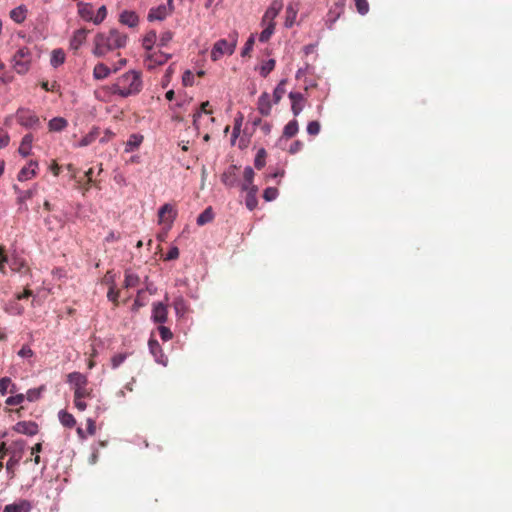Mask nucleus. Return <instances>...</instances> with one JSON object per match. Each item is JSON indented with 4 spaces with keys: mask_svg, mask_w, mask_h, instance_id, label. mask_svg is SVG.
Wrapping results in <instances>:
<instances>
[{
    "mask_svg": "<svg viewBox=\"0 0 512 512\" xmlns=\"http://www.w3.org/2000/svg\"><path fill=\"white\" fill-rule=\"evenodd\" d=\"M126 42L127 36L116 29H111L108 33H98L94 38L93 54L102 57L112 50L124 47Z\"/></svg>",
    "mask_w": 512,
    "mask_h": 512,
    "instance_id": "obj_1",
    "label": "nucleus"
},
{
    "mask_svg": "<svg viewBox=\"0 0 512 512\" xmlns=\"http://www.w3.org/2000/svg\"><path fill=\"white\" fill-rule=\"evenodd\" d=\"M142 90V79L140 72L128 71L119 76L116 82L112 85L111 91L113 94L121 97H129L138 94Z\"/></svg>",
    "mask_w": 512,
    "mask_h": 512,
    "instance_id": "obj_2",
    "label": "nucleus"
},
{
    "mask_svg": "<svg viewBox=\"0 0 512 512\" xmlns=\"http://www.w3.org/2000/svg\"><path fill=\"white\" fill-rule=\"evenodd\" d=\"M239 34L237 31L229 33L228 38L216 41L211 50V59L218 61L224 55H232L238 43Z\"/></svg>",
    "mask_w": 512,
    "mask_h": 512,
    "instance_id": "obj_3",
    "label": "nucleus"
},
{
    "mask_svg": "<svg viewBox=\"0 0 512 512\" xmlns=\"http://www.w3.org/2000/svg\"><path fill=\"white\" fill-rule=\"evenodd\" d=\"M32 58V52L28 47H20L11 59L13 70L19 75H25L31 68Z\"/></svg>",
    "mask_w": 512,
    "mask_h": 512,
    "instance_id": "obj_4",
    "label": "nucleus"
},
{
    "mask_svg": "<svg viewBox=\"0 0 512 512\" xmlns=\"http://www.w3.org/2000/svg\"><path fill=\"white\" fill-rule=\"evenodd\" d=\"M67 382L73 385L75 398H90L92 389L88 387L87 377L80 372H72L67 375Z\"/></svg>",
    "mask_w": 512,
    "mask_h": 512,
    "instance_id": "obj_5",
    "label": "nucleus"
},
{
    "mask_svg": "<svg viewBox=\"0 0 512 512\" xmlns=\"http://www.w3.org/2000/svg\"><path fill=\"white\" fill-rule=\"evenodd\" d=\"M15 116L17 122L27 129H37L41 125L39 117L30 109L20 108Z\"/></svg>",
    "mask_w": 512,
    "mask_h": 512,
    "instance_id": "obj_6",
    "label": "nucleus"
},
{
    "mask_svg": "<svg viewBox=\"0 0 512 512\" xmlns=\"http://www.w3.org/2000/svg\"><path fill=\"white\" fill-rule=\"evenodd\" d=\"M177 217V210L173 205L166 203L158 211V223L170 230Z\"/></svg>",
    "mask_w": 512,
    "mask_h": 512,
    "instance_id": "obj_7",
    "label": "nucleus"
},
{
    "mask_svg": "<svg viewBox=\"0 0 512 512\" xmlns=\"http://www.w3.org/2000/svg\"><path fill=\"white\" fill-rule=\"evenodd\" d=\"M171 54L165 52H150L147 54L145 64L148 69H153L156 66L165 64L170 58Z\"/></svg>",
    "mask_w": 512,
    "mask_h": 512,
    "instance_id": "obj_8",
    "label": "nucleus"
},
{
    "mask_svg": "<svg viewBox=\"0 0 512 512\" xmlns=\"http://www.w3.org/2000/svg\"><path fill=\"white\" fill-rule=\"evenodd\" d=\"M174 8H170V6L161 4L157 7H153L149 10L147 19L149 21H162L164 20L168 15L173 13Z\"/></svg>",
    "mask_w": 512,
    "mask_h": 512,
    "instance_id": "obj_9",
    "label": "nucleus"
},
{
    "mask_svg": "<svg viewBox=\"0 0 512 512\" xmlns=\"http://www.w3.org/2000/svg\"><path fill=\"white\" fill-rule=\"evenodd\" d=\"M289 99L291 100L292 113L296 117L302 112V110L304 108L305 97L300 92H290Z\"/></svg>",
    "mask_w": 512,
    "mask_h": 512,
    "instance_id": "obj_10",
    "label": "nucleus"
},
{
    "mask_svg": "<svg viewBox=\"0 0 512 512\" xmlns=\"http://www.w3.org/2000/svg\"><path fill=\"white\" fill-rule=\"evenodd\" d=\"M283 8V2L281 0H273L271 5L266 10L265 14L262 18V24H266V22H274V19L279 14V12Z\"/></svg>",
    "mask_w": 512,
    "mask_h": 512,
    "instance_id": "obj_11",
    "label": "nucleus"
},
{
    "mask_svg": "<svg viewBox=\"0 0 512 512\" xmlns=\"http://www.w3.org/2000/svg\"><path fill=\"white\" fill-rule=\"evenodd\" d=\"M13 429L20 434H25L29 436H33L38 432V426L35 422L32 421H20L15 424Z\"/></svg>",
    "mask_w": 512,
    "mask_h": 512,
    "instance_id": "obj_12",
    "label": "nucleus"
},
{
    "mask_svg": "<svg viewBox=\"0 0 512 512\" xmlns=\"http://www.w3.org/2000/svg\"><path fill=\"white\" fill-rule=\"evenodd\" d=\"M222 183L229 187H235L238 183L237 166L231 165L221 176Z\"/></svg>",
    "mask_w": 512,
    "mask_h": 512,
    "instance_id": "obj_13",
    "label": "nucleus"
},
{
    "mask_svg": "<svg viewBox=\"0 0 512 512\" xmlns=\"http://www.w3.org/2000/svg\"><path fill=\"white\" fill-rule=\"evenodd\" d=\"M168 310L163 303H154L152 309V319L155 323H165L167 321Z\"/></svg>",
    "mask_w": 512,
    "mask_h": 512,
    "instance_id": "obj_14",
    "label": "nucleus"
},
{
    "mask_svg": "<svg viewBox=\"0 0 512 512\" xmlns=\"http://www.w3.org/2000/svg\"><path fill=\"white\" fill-rule=\"evenodd\" d=\"M88 32L89 31L86 30L85 28L76 30L73 33L72 38L70 39V48L74 51H77L82 46V44L86 41Z\"/></svg>",
    "mask_w": 512,
    "mask_h": 512,
    "instance_id": "obj_15",
    "label": "nucleus"
},
{
    "mask_svg": "<svg viewBox=\"0 0 512 512\" xmlns=\"http://www.w3.org/2000/svg\"><path fill=\"white\" fill-rule=\"evenodd\" d=\"M38 167V163L36 161H30L27 167H23L18 173L19 181H26L31 179L36 175V168Z\"/></svg>",
    "mask_w": 512,
    "mask_h": 512,
    "instance_id": "obj_16",
    "label": "nucleus"
},
{
    "mask_svg": "<svg viewBox=\"0 0 512 512\" xmlns=\"http://www.w3.org/2000/svg\"><path fill=\"white\" fill-rule=\"evenodd\" d=\"M271 101L268 93L264 92L258 99V111L263 116H268L271 112Z\"/></svg>",
    "mask_w": 512,
    "mask_h": 512,
    "instance_id": "obj_17",
    "label": "nucleus"
},
{
    "mask_svg": "<svg viewBox=\"0 0 512 512\" xmlns=\"http://www.w3.org/2000/svg\"><path fill=\"white\" fill-rule=\"evenodd\" d=\"M78 13L85 21H92L94 23V11L93 6L90 3H78Z\"/></svg>",
    "mask_w": 512,
    "mask_h": 512,
    "instance_id": "obj_18",
    "label": "nucleus"
},
{
    "mask_svg": "<svg viewBox=\"0 0 512 512\" xmlns=\"http://www.w3.org/2000/svg\"><path fill=\"white\" fill-rule=\"evenodd\" d=\"M143 140V135L137 133L131 134L126 142L125 152L130 153L137 150L142 144Z\"/></svg>",
    "mask_w": 512,
    "mask_h": 512,
    "instance_id": "obj_19",
    "label": "nucleus"
},
{
    "mask_svg": "<svg viewBox=\"0 0 512 512\" xmlns=\"http://www.w3.org/2000/svg\"><path fill=\"white\" fill-rule=\"evenodd\" d=\"M33 140L34 137L31 133L24 135L18 149L21 156L27 157L31 154Z\"/></svg>",
    "mask_w": 512,
    "mask_h": 512,
    "instance_id": "obj_20",
    "label": "nucleus"
},
{
    "mask_svg": "<svg viewBox=\"0 0 512 512\" xmlns=\"http://www.w3.org/2000/svg\"><path fill=\"white\" fill-rule=\"evenodd\" d=\"M120 22L129 27H135L138 25L139 17L135 12L125 10L120 14Z\"/></svg>",
    "mask_w": 512,
    "mask_h": 512,
    "instance_id": "obj_21",
    "label": "nucleus"
},
{
    "mask_svg": "<svg viewBox=\"0 0 512 512\" xmlns=\"http://www.w3.org/2000/svg\"><path fill=\"white\" fill-rule=\"evenodd\" d=\"M298 13V4L290 3L286 8L285 26L290 28L295 23Z\"/></svg>",
    "mask_w": 512,
    "mask_h": 512,
    "instance_id": "obj_22",
    "label": "nucleus"
},
{
    "mask_svg": "<svg viewBox=\"0 0 512 512\" xmlns=\"http://www.w3.org/2000/svg\"><path fill=\"white\" fill-rule=\"evenodd\" d=\"M111 74V69L104 63H98L93 69L95 80H104Z\"/></svg>",
    "mask_w": 512,
    "mask_h": 512,
    "instance_id": "obj_23",
    "label": "nucleus"
},
{
    "mask_svg": "<svg viewBox=\"0 0 512 512\" xmlns=\"http://www.w3.org/2000/svg\"><path fill=\"white\" fill-rule=\"evenodd\" d=\"M30 510V503L26 500H23L20 503L6 505L3 512H30Z\"/></svg>",
    "mask_w": 512,
    "mask_h": 512,
    "instance_id": "obj_24",
    "label": "nucleus"
},
{
    "mask_svg": "<svg viewBox=\"0 0 512 512\" xmlns=\"http://www.w3.org/2000/svg\"><path fill=\"white\" fill-rule=\"evenodd\" d=\"M68 126V121L63 117H55L48 123L49 131L60 132Z\"/></svg>",
    "mask_w": 512,
    "mask_h": 512,
    "instance_id": "obj_25",
    "label": "nucleus"
},
{
    "mask_svg": "<svg viewBox=\"0 0 512 512\" xmlns=\"http://www.w3.org/2000/svg\"><path fill=\"white\" fill-rule=\"evenodd\" d=\"M210 105L209 101H205L200 105V109L193 114V126L196 130L199 129V119L201 118L202 114H212V110L208 109V106Z\"/></svg>",
    "mask_w": 512,
    "mask_h": 512,
    "instance_id": "obj_26",
    "label": "nucleus"
},
{
    "mask_svg": "<svg viewBox=\"0 0 512 512\" xmlns=\"http://www.w3.org/2000/svg\"><path fill=\"white\" fill-rule=\"evenodd\" d=\"M27 9L25 6H18L10 11V17L13 21L20 24L25 21Z\"/></svg>",
    "mask_w": 512,
    "mask_h": 512,
    "instance_id": "obj_27",
    "label": "nucleus"
},
{
    "mask_svg": "<svg viewBox=\"0 0 512 512\" xmlns=\"http://www.w3.org/2000/svg\"><path fill=\"white\" fill-rule=\"evenodd\" d=\"M65 53L62 49H54L51 53L50 63L53 67H59L65 62Z\"/></svg>",
    "mask_w": 512,
    "mask_h": 512,
    "instance_id": "obj_28",
    "label": "nucleus"
},
{
    "mask_svg": "<svg viewBox=\"0 0 512 512\" xmlns=\"http://www.w3.org/2000/svg\"><path fill=\"white\" fill-rule=\"evenodd\" d=\"M17 196L18 204L22 205L26 200L31 199L36 194V188L22 191L17 186H14Z\"/></svg>",
    "mask_w": 512,
    "mask_h": 512,
    "instance_id": "obj_29",
    "label": "nucleus"
},
{
    "mask_svg": "<svg viewBox=\"0 0 512 512\" xmlns=\"http://www.w3.org/2000/svg\"><path fill=\"white\" fill-rule=\"evenodd\" d=\"M299 131V125L296 119L289 121L283 130V136L286 138L294 137Z\"/></svg>",
    "mask_w": 512,
    "mask_h": 512,
    "instance_id": "obj_30",
    "label": "nucleus"
},
{
    "mask_svg": "<svg viewBox=\"0 0 512 512\" xmlns=\"http://www.w3.org/2000/svg\"><path fill=\"white\" fill-rule=\"evenodd\" d=\"M140 283V277L131 272L130 270H127L125 272V279H124V287L125 288H134L136 286H138V284Z\"/></svg>",
    "mask_w": 512,
    "mask_h": 512,
    "instance_id": "obj_31",
    "label": "nucleus"
},
{
    "mask_svg": "<svg viewBox=\"0 0 512 512\" xmlns=\"http://www.w3.org/2000/svg\"><path fill=\"white\" fill-rule=\"evenodd\" d=\"M157 40V34L152 30L145 35L142 45L147 52H150Z\"/></svg>",
    "mask_w": 512,
    "mask_h": 512,
    "instance_id": "obj_32",
    "label": "nucleus"
},
{
    "mask_svg": "<svg viewBox=\"0 0 512 512\" xmlns=\"http://www.w3.org/2000/svg\"><path fill=\"white\" fill-rule=\"evenodd\" d=\"M59 420L63 426L68 428H72L76 424L74 416L64 410L59 412Z\"/></svg>",
    "mask_w": 512,
    "mask_h": 512,
    "instance_id": "obj_33",
    "label": "nucleus"
},
{
    "mask_svg": "<svg viewBox=\"0 0 512 512\" xmlns=\"http://www.w3.org/2000/svg\"><path fill=\"white\" fill-rule=\"evenodd\" d=\"M263 25L265 26V28L260 33L259 41L267 42L270 39V37L272 36V34L274 33L275 23L270 21V22H266V24H263Z\"/></svg>",
    "mask_w": 512,
    "mask_h": 512,
    "instance_id": "obj_34",
    "label": "nucleus"
},
{
    "mask_svg": "<svg viewBox=\"0 0 512 512\" xmlns=\"http://www.w3.org/2000/svg\"><path fill=\"white\" fill-rule=\"evenodd\" d=\"M173 307L178 316H183L188 310L187 303L183 297H177L173 302Z\"/></svg>",
    "mask_w": 512,
    "mask_h": 512,
    "instance_id": "obj_35",
    "label": "nucleus"
},
{
    "mask_svg": "<svg viewBox=\"0 0 512 512\" xmlns=\"http://www.w3.org/2000/svg\"><path fill=\"white\" fill-rule=\"evenodd\" d=\"M213 219V212L211 207L206 208L198 217H197V224L199 226L205 225L206 223L212 221Z\"/></svg>",
    "mask_w": 512,
    "mask_h": 512,
    "instance_id": "obj_36",
    "label": "nucleus"
},
{
    "mask_svg": "<svg viewBox=\"0 0 512 512\" xmlns=\"http://www.w3.org/2000/svg\"><path fill=\"white\" fill-rule=\"evenodd\" d=\"M266 156H267V153L264 148H261L258 150L255 160H254V165L258 170H261L265 166Z\"/></svg>",
    "mask_w": 512,
    "mask_h": 512,
    "instance_id": "obj_37",
    "label": "nucleus"
},
{
    "mask_svg": "<svg viewBox=\"0 0 512 512\" xmlns=\"http://www.w3.org/2000/svg\"><path fill=\"white\" fill-rule=\"evenodd\" d=\"M285 84H286V80H281L280 83L276 86V88L273 92V97H274L275 103H278L281 100V98L283 97V95L285 94Z\"/></svg>",
    "mask_w": 512,
    "mask_h": 512,
    "instance_id": "obj_38",
    "label": "nucleus"
},
{
    "mask_svg": "<svg viewBox=\"0 0 512 512\" xmlns=\"http://www.w3.org/2000/svg\"><path fill=\"white\" fill-rule=\"evenodd\" d=\"M173 39V33L171 31L163 32L158 39L159 47H166Z\"/></svg>",
    "mask_w": 512,
    "mask_h": 512,
    "instance_id": "obj_39",
    "label": "nucleus"
},
{
    "mask_svg": "<svg viewBox=\"0 0 512 512\" xmlns=\"http://www.w3.org/2000/svg\"><path fill=\"white\" fill-rule=\"evenodd\" d=\"M275 67V60L274 59H269L268 61H266L265 63L262 64L261 68H260V74L263 76V77H266Z\"/></svg>",
    "mask_w": 512,
    "mask_h": 512,
    "instance_id": "obj_40",
    "label": "nucleus"
},
{
    "mask_svg": "<svg viewBox=\"0 0 512 512\" xmlns=\"http://www.w3.org/2000/svg\"><path fill=\"white\" fill-rule=\"evenodd\" d=\"M254 42H255V38H254V35L252 34V35H250V37L246 41V43L244 45V48L241 51V56L242 57L250 56V52L253 49Z\"/></svg>",
    "mask_w": 512,
    "mask_h": 512,
    "instance_id": "obj_41",
    "label": "nucleus"
},
{
    "mask_svg": "<svg viewBox=\"0 0 512 512\" xmlns=\"http://www.w3.org/2000/svg\"><path fill=\"white\" fill-rule=\"evenodd\" d=\"M96 137H97V132H94V131L90 132L89 134L82 137V139L78 143V146L79 147L88 146L95 141Z\"/></svg>",
    "mask_w": 512,
    "mask_h": 512,
    "instance_id": "obj_42",
    "label": "nucleus"
},
{
    "mask_svg": "<svg viewBox=\"0 0 512 512\" xmlns=\"http://www.w3.org/2000/svg\"><path fill=\"white\" fill-rule=\"evenodd\" d=\"M278 196V190L277 188H274V187H268L264 190V193H263V198L266 200V201H273L277 198Z\"/></svg>",
    "mask_w": 512,
    "mask_h": 512,
    "instance_id": "obj_43",
    "label": "nucleus"
},
{
    "mask_svg": "<svg viewBox=\"0 0 512 512\" xmlns=\"http://www.w3.org/2000/svg\"><path fill=\"white\" fill-rule=\"evenodd\" d=\"M321 129L320 123L318 121H311L307 125V133L311 136H316L319 134Z\"/></svg>",
    "mask_w": 512,
    "mask_h": 512,
    "instance_id": "obj_44",
    "label": "nucleus"
},
{
    "mask_svg": "<svg viewBox=\"0 0 512 512\" xmlns=\"http://www.w3.org/2000/svg\"><path fill=\"white\" fill-rule=\"evenodd\" d=\"M126 357H127V354H125V353H119V354L114 355L111 358L112 368L113 369L118 368L125 361Z\"/></svg>",
    "mask_w": 512,
    "mask_h": 512,
    "instance_id": "obj_45",
    "label": "nucleus"
},
{
    "mask_svg": "<svg viewBox=\"0 0 512 512\" xmlns=\"http://www.w3.org/2000/svg\"><path fill=\"white\" fill-rule=\"evenodd\" d=\"M9 387L14 388V384H12L11 379L8 377L1 378L0 379V393L2 395H5L8 392Z\"/></svg>",
    "mask_w": 512,
    "mask_h": 512,
    "instance_id": "obj_46",
    "label": "nucleus"
},
{
    "mask_svg": "<svg viewBox=\"0 0 512 512\" xmlns=\"http://www.w3.org/2000/svg\"><path fill=\"white\" fill-rule=\"evenodd\" d=\"M355 5H356V8H357V11L361 15H365L366 13H368V11H369V4H368L367 0H355Z\"/></svg>",
    "mask_w": 512,
    "mask_h": 512,
    "instance_id": "obj_47",
    "label": "nucleus"
},
{
    "mask_svg": "<svg viewBox=\"0 0 512 512\" xmlns=\"http://www.w3.org/2000/svg\"><path fill=\"white\" fill-rule=\"evenodd\" d=\"M106 16H107V9L105 6H101L95 15L94 24L98 25V24L102 23L104 21V19L106 18Z\"/></svg>",
    "mask_w": 512,
    "mask_h": 512,
    "instance_id": "obj_48",
    "label": "nucleus"
},
{
    "mask_svg": "<svg viewBox=\"0 0 512 512\" xmlns=\"http://www.w3.org/2000/svg\"><path fill=\"white\" fill-rule=\"evenodd\" d=\"M107 297L114 305H118L119 290L115 288V285L110 286Z\"/></svg>",
    "mask_w": 512,
    "mask_h": 512,
    "instance_id": "obj_49",
    "label": "nucleus"
},
{
    "mask_svg": "<svg viewBox=\"0 0 512 512\" xmlns=\"http://www.w3.org/2000/svg\"><path fill=\"white\" fill-rule=\"evenodd\" d=\"M10 267L12 270L17 272H26L28 270V267L24 261L14 260L11 262Z\"/></svg>",
    "mask_w": 512,
    "mask_h": 512,
    "instance_id": "obj_50",
    "label": "nucleus"
},
{
    "mask_svg": "<svg viewBox=\"0 0 512 512\" xmlns=\"http://www.w3.org/2000/svg\"><path fill=\"white\" fill-rule=\"evenodd\" d=\"M158 331H159L160 337L163 341H168V340L172 339V337H173V334L168 327L159 326Z\"/></svg>",
    "mask_w": 512,
    "mask_h": 512,
    "instance_id": "obj_51",
    "label": "nucleus"
},
{
    "mask_svg": "<svg viewBox=\"0 0 512 512\" xmlns=\"http://www.w3.org/2000/svg\"><path fill=\"white\" fill-rule=\"evenodd\" d=\"M245 203H246V207L250 211L254 210L257 207V204H258V200H257L256 195H252V194L249 195V194H247Z\"/></svg>",
    "mask_w": 512,
    "mask_h": 512,
    "instance_id": "obj_52",
    "label": "nucleus"
},
{
    "mask_svg": "<svg viewBox=\"0 0 512 512\" xmlns=\"http://www.w3.org/2000/svg\"><path fill=\"white\" fill-rule=\"evenodd\" d=\"M254 175H255V173L250 166H247L244 169L243 178H244L245 182H248V184L253 183Z\"/></svg>",
    "mask_w": 512,
    "mask_h": 512,
    "instance_id": "obj_53",
    "label": "nucleus"
},
{
    "mask_svg": "<svg viewBox=\"0 0 512 512\" xmlns=\"http://www.w3.org/2000/svg\"><path fill=\"white\" fill-rule=\"evenodd\" d=\"M23 401H24V395L23 394H18V395L10 396L9 398H7L6 404H8V405H19Z\"/></svg>",
    "mask_w": 512,
    "mask_h": 512,
    "instance_id": "obj_54",
    "label": "nucleus"
},
{
    "mask_svg": "<svg viewBox=\"0 0 512 512\" xmlns=\"http://www.w3.org/2000/svg\"><path fill=\"white\" fill-rule=\"evenodd\" d=\"M194 81V75L191 71L187 70L184 72L182 82L184 86H192Z\"/></svg>",
    "mask_w": 512,
    "mask_h": 512,
    "instance_id": "obj_55",
    "label": "nucleus"
},
{
    "mask_svg": "<svg viewBox=\"0 0 512 512\" xmlns=\"http://www.w3.org/2000/svg\"><path fill=\"white\" fill-rule=\"evenodd\" d=\"M9 141L10 137L8 133L4 129L0 128V148L6 147L9 144Z\"/></svg>",
    "mask_w": 512,
    "mask_h": 512,
    "instance_id": "obj_56",
    "label": "nucleus"
},
{
    "mask_svg": "<svg viewBox=\"0 0 512 512\" xmlns=\"http://www.w3.org/2000/svg\"><path fill=\"white\" fill-rule=\"evenodd\" d=\"M8 262L4 247L0 246V272L5 273V264Z\"/></svg>",
    "mask_w": 512,
    "mask_h": 512,
    "instance_id": "obj_57",
    "label": "nucleus"
},
{
    "mask_svg": "<svg viewBox=\"0 0 512 512\" xmlns=\"http://www.w3.org/2000/svg\"><path fill=\"white\" fill-rule=\"evenodd\" d=\"M143 295H144V291H143V290H139V291L137 292V297H136V299H135V301H134V304H133V309H134V310H137V309H139L140 307H142V306H144V305H145L144 301L142 300V296H143Z\"/></svg>",
    "mask_w": 512,
    "mask_h": 512,
    "instance_id": "obj_58",
    "label": "nucleus"
},
{
    "mask_svg": "<svg viewBox=\"0 0 512 512\" xmlns=\"http://www.w3.org/2000/svg\"><path fill=\"white\" fill-rule=\"evenodd\" d=\"M303 146H304L303 142H301L300 140H296L291 144V146L289 148V153L296 154L302 150Z\"/></svg>",
    "mask_w": 512,
    "mask_h": 512,
    "instance_id": "obj_59",
    "label": "nucleus"
},
{
    "mask_svg": "<svg viewBox=\"0 0 512 512\" xmlns=\"http://www.w3.org/2000/svg\"><path fill=\"white\" fill-rule=\"evenodd\" d=\"M179 257V249L177 247H172L165 256V260H175Z\"/></svg>",
    "mask_w": 512,
    "mask_h": 512,
    "instance_id": "obj_60",
    "label": "nucleus"
},
{
    "mask_svg": "<svg viewBox=\"0 0 512 512\" xmlns=\"http://www.w3.org/2000/svg\"><path fill=\"white\" fill-rule=\"evenodd\" d=\"M85 398H75L74 397V405L79 411H84L87 408V404L84 401Z\"/></svg>",
    "mask_w": 512,
    "mask_h": 512,
    "instance_id": "obj_61",
    "label": "nucleus"
},
{
    "mask_svg": "<svg viewBox=\"0 0 512 512\" xmlns=\"http://www.w3.org/2000/svg\"><path fill=\"white\" fill-rule=\"evenodd\" d=\"M87 431L90 435H94L96 432L95 421L92 419L87 420Z\"/></svg>",
    "mask_w": 512,
    "mask_h": 512,
    "instance_id": "obj_62",
    "label": "nucleus"
},
{
    "mask_svg": "<svg viewBox=\"0 0 512 512\" xmlns=\"http://www.w3.org/2000/svg\"><path fill=\"white\" fill-rule=\"evenodd\" d=\"M40 395V392L35 390V389H31L27 392V399L29 401H34L36 400Z\"/></svg>",
    "mask_w": 512,
    "mask_h": 512,
    "instance_id": "obj_63",
    "label": "nucleus"
},
{
    "mask_svg": "<svg viewBox=\"0 0 512 512\" xmlns=\"http://www.w3.org/2000/svg\"><path fill=\"white\" fill-rule=\"evenodd\" d=\"M149 348L153 354L156 353V350H160L159 343L156 340H149Z\"/></svg>",
    "mask_w": 512,
    "mask_h": 512,
    "instance_id": "obj_64",
    "label": "nucleus"
}]
</instances>
